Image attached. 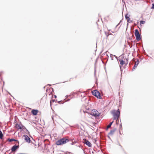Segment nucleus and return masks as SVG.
I'll list each match as a JSON object with an SVG mask.
<instances>
[{
	"label": "nucleus",
	"instance_id": "obj_6",
	"mask_svg": "<svg viewBox=\"0 0 154 154\" xmlns=\"http://www.w3.org/2000/svg\"><path fill=\"white\" fill-rule=\"evenodd\" d=\"M83 142L85 144H86L89 147H91L92 146V145L91 143L89 142V141L86 139H83Z\"/></svg>",
	"mask_w": 154,
	"mask_h": 154
},
{
	"label": "nucleus",
	"instance_id": "obj_24",
	"mask_svg": "<svg viewBox=\"0 0 154 154\" xmlns=\"http://www.w3.org/2000/svg\"><path fill=\"white\" fill-rule=\"evenodd\" d=\"M54 97H55V98H56L57 96H56L55 95Z\"/></svg>",
	"mask_w": 154,
	"mask_h": 154
},
{
	"label": "nucleus",
	"instance_id": "obj_8",
	"mask_svg": "<svg viewBox=\"0 0 154 154\" xmlns=\"http://www.w3.org/2000/svg\"><path fill=\"white\" fill-rule=\"evenodd\" d=\"M15 127L16 128H17L18 129H20V130L23 129V128L24 127V126L22 124H16Z\"/></svg>",
	"mask_w": 154,
	"mask_h": 154
},
{
	"label": "nucleus",
	"instance_id": "obj_3",
	"mask_svg": "<svg viewBox=\"0 0 154 154\" xmlns=\"http://www.w3.org/2000/svg\"><path fill=\"white\" fill-rule=\"evenodd\" d=\"M90 114L95 117L98 116L100 114L99 112L95 109L92 110Z\"/></svg>",
	"mask_w": 154,
	"mask_h": 154
},
{
	"label": "nucleus",
	"instance_id": "obj_17",
	"mask_svg": "<svg viewBox=\"0 0 154 154\" xmlns=\"http://www.w3.org/2000/svg\"><path fill=\"white\" fill-rule=\"evenodd\" d=\"M3 134L1 131H0V138L2 139L3 137Z\"/></svg>",
	"mask_w": 154,
	"mask_h": 154
},
{
	"label": "nucleus",
	"instance_id": "obj_20",
	"mask_svg": "<svg viewBox=\"0 0 154 154\" xmlns=\"http://www.w3.org/2000/svg\"><path fill=\"white\" fill-rule=\"evenodd\" d=\"M152 9H154V3L152 4Z\"/></svg>",
	"mask_w": 154,
	"mask_h": 154
},
{
	"label": "nucleus",
	"instance_id": "obj_19",
	"mask_svg": "<svg viewBox=\"0 0 154 154\" xmlns=\"http://www.w3.org/2000/svg\"><path fill=\"white\" fill-rule=\"evenodd\" d=\"M145 23V21H140V24L141 25L142 24H144Z\"/></svg>",
	"mask_w": 154,
	"mask_h": 154
},
{
	"label": "nucleus",
	"instance_id": "obj_2",
	"mask_svg": "<svg viewBox=\"0 0 154 154\" xmlns=\"http://www.w3.org/2000/svg\"><path fill=\"white\" fill-rule=\"evenodd\" d=\"M112 114L113 115L114 119L118 120L119 119L120 114V112L119 109H118L117 111H113L112 112Z\"/></svg>",
	"mask_w": 154,
	"mask_h": 154
},
{
	"label": "nucleus",
	"instance_id": "obj_13",
	"mask_svg": "<svg viewBox=\"0 0 154 154\" xmlns=\"http://www.w3.org/2000/svg\"><path fill=\"white\" fill-rule=\"evenodd\" d=\"M139 64V60L137 59V61L135 62V65L134 66V69L136 68Z\"/></svg>",
	"mask_w": 154,
	"mask_h": 154
},
{
	"label": "nucleus",
	"instance_id": "obj_26",
	"mask_svg": "<svg viewBox=\"0 0 154 154\" xmlns=\"http://www.w3.org/2000/svg\"><path fill=\"white\" fill-rule=\"evenodd\" d=\"M11 140V141H12V140Z\"/></svg>",
	"mask_w": 154,
	"mask_h": 154
},
{
	"label": "nucleus",
	"instance_id": "obj_18",
	"mask_svg": "<svg viewBox=\"0 0 154 154\" xmlns=\"http://www.w3.org/2000/svg\"><path fill=\"white\" fill-rule=\"evenodd\" d=\"M77 77V76H76L75 77H73V78H71L69 80V81H72V80L74 79V78H76Z\"/></svg>",
	"mask_w": 154,
	"mask_h": 154
},
{
	"label": "nucleus",
	"instance_id": "obj_16",
	"mask_svg": "<svg viewBox=\"0 0 154 154\" xmlns=\"http://www.w3.org/2000/svg\"><path fill=\"white\" fill-rule=\"evenodd\" d=\"M113 122V121L112 122H111L109 124L107 127V129L108 128H109L110 127L111 125L112 124Z\"/></svg>",
	"mask_w": 154,
	"mask_h": 154
},
{
	"label": "nucleus",
	"instance_id": "obj_21",
	"mask_svg": "<svg viewBox=\"0 0 154 154\" xmlns=\"http://www.w3.org/2000/svg\"><path fill=\"white\" fill-rule=\"evenodd\" d=\"M111 35V36L112 37V38H114V37L113 36H112L111 35Z\"/></svg>",
	"mask_w": 154,
	"mask_h": 154
},
{
	"label": "nucleus",
	"instance_id": "obj_23",
	"mask_svg": "<svg viewBox=\"0 0 154 154\" xmlns=\"http://www.w3.org/2000/svg\"><path fill=\"white\" fill-rule=\"evenodd\" d=\"M52 102H54V100H52Z\"/></svg>",
	"mask_w": 154,
	"mask_h": 154
},
{
	"label": "nucleus",
	"instance_id": "obj_9",
	"mask_svg": "<svg viewBox=\"0 0 154 154\" xmlns=\"http://www.w3.org/2000/svg\"><path fill=\"white\" fill-rule=\"evenodd\" d=\"M38 111L37 109H32L31 111V112L33 115L35 116H36L37 115L38 113Z\"/></svg>",
	"mask_w": 154,
	"mask_h": 154
},
{
	"label": "nucleus",
	"instance_id": "obj_1",
	"mask_svg": "<svg viewBox=\"0 0 154 154\" xmlns=\"http://www.w3.org/2000/svg\"><path fill=\"white\" fill-rule=\"evenodd\" d=\"M69 141L68 139L63 138L57 140L56 142V144L58 146L61 145L66 144Z\"/></svg>",
	"mask_w": 154,
	"mask_h": 154
},
{
	"label": "nucleus",
	"instance_id": "obj_11",
	"mask_svg": "<svg viewBox=\"0 0 154 154\" xmlns=\"http://www.w3.org/2000/svg\"><path fill=\"white\" fill-rule=\"evenodd\" d=\"M120 60H126L127 59L125 58H124V55H121L119 57L118 60L119 61H120Z\"/></svg>",
	"mask_w": 154,
	"mask_h": 154
},
{
	"label": "nucleus",
	"instance_id": "obj_5",
	"mask_svg": "<svg viewBox=\"0 0 154 154\" xmlns=\"http://www.w3.org/2000/svg\"><path fill=\"white\" fill-rule=\"evenodd\" d=\"M134 34L136 37L137 40L138 41L140 40L141 39V38L139 31L137 29L135 30Z\"/></svg>",
	"mask_w": 154,
	"mask_h": 154
},
{
	"label": "nucleus",
	"instance_id": "obj_14",
	"mask_svg": "<svg viewBox=\"0 0 154 154\" xmlns=\"http://www.w3.org/2000/svg\"><path fill=\"white\" fill-rule=\"evenodd\" d=\"M116 130V129H114L113 130H111L110 131L109 133V135H113L114 134V132H115Z\"/></svg>",
	"mask_w": 154,
	"mask_h": 154
},
{
	"label": "nucleus",
	"instance_id": "obj_4",
	"mask_svg": "<svg viewBox=\"0 0 154 154\" xmlns=\"http://www.w3.org/2000/svg\"><path fill=\"white\" fill-rule=\"evenodd\" d=\"M92 93L94 96L97 97L98 98L100 99L101 98L100 93L97 91L96 90L93 91H92Z\"/></svg>",
	"mask_w": 154,
	"mask_h": 154
},
{
	"label": "nucleus",
	"instance_id": "obj_25",
	"mask_svg": "<svg viewBox=\"0 0 154 154\" xmlns=\"http://www.w3.org/2000/svg\"><path fill=\"white\" fill-rule=\"evenodd\" d=\"M109 34L108 35H107V37L108 36H109Z\"/></svg>",
	"mask_w": 154,
	"mask_h": 154
},
{
	"label": "nucleus",
	"instance_id": "obj_10",
	"mask_svg": "<svg viewBox=\"0 0 154 154\" xmlns=\"http://www.w3.org/2000/svg\"><path fill=\"white\" fill-rule=\"evenodd\" d=\"M19 147V146H16V145L14 146L11 148V151L12 152L15 151Z\"/></svg>",
	"mask_w": 154,
	"mask_h": 154
},
{
	"label": "nucleus",
	"instance_id": "obj_15",
	"mask_svg": "<svg viewBox=\"0 0 154 154\" xmlns=\"http://www.w3.org/2000/svg\"><path fill=\"white\" fill-rule=\"evenodd\" d=\"M119 61L120 62V64L122 66L125 63V60H120Z\"/></svg>",
	"mask_w": 154,
	"mask_h": 154
},
{
	"label": "nucleus",
	"instance_id": "obj_7",
	"mask_svg": "<svg viewBox=\"0 0 154 154\" xmlns=\"http://www.w3.org/2000/svg\"><path fill=\"white\" fill-rule=\"evenodd\" d=\"M23 137L26 142L29 143L30 142V139L27 135H24Z\"/></svg>",
	"mask_w": 154,
	"mask_h": 154
},
{
	"label": "nucleus",
	"instance_id": "obj_12",
	"mask_svg": "<svg viewBox=\"0 0 154 154\" xmlns=\"http://www.w3.org/2000/svg\"><path fill=\"white\" fill-rule=\"evenodd\" d=\"M125 18L128 22L131 23L132 22V20L130 19L129 17H128L127 15H126Z\"/></svg>",
	"mask_w": 154,
	"mask_h": 154
},
{
	"label": "nucleus",
	"instance_id": "obj_22",
	"mask_svg": "<svg viewBox=\"0 0 154 154\" xmlns=\"http://www.w3.org/2000/svg\"><path fill=\"white\" fill-rule=\"evenodd\" d=\"M51 103H52V101H51H51H50V104H51Z\"/></svg>",
	"mask_w": 154,
	"mask_h": 154
}]
</instances>
